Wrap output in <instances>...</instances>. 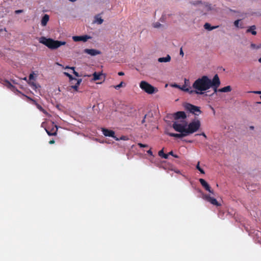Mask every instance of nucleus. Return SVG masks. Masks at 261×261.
Listing matches in <instances>:
<instances>
[{
	"label": "nucleus",
	"mask_w": 261,
	"mask_h": 261,
	"mask_svg": "<svg viewBox=\"0 0 261 261\" xmlns=\"http://www.w3.org/2000/svg\"><path fill=\"white\" fill-rule=\"evenodd\" d=\"M212 81V80L206 75H203L201 77L198 78L193 83L192 85L193 91H191V92L196 94H203V91L210 89Z\"/></svg>",
	"instance_id": "f257e3e1"
},
{
	"label": "nucleus",
	"mask_w": 261,
	"mask_h": 261,
	"mask_svg": "<svg viewBox=\"0 0 261 261\" xmlns=\"http://www.w3.org/2000/svg\"><path fill=\"white\" fill-rule=\"evenodd\" d=\"M39 42L42 43L51 49H55L66 44V42L58 40H54L51 38H46L45 37H41L38 39Z\"/></svg>",
	"instance_id": "f03ea898"
},
{
	"label": "nucleus",
	"mask_w": 261,
	"mask_h": 261,
	"mask_svg": "<svg viewBox=\"0 0 261 261\" xmlns=\"http://www.w3.org/2000/svg\"><path fill=\"white\" fill-rule=\"evenodd\" d=\"M200 126V122L197 120L196 121H192L188 124V126L186 128V130L185 133H187V135L193 134L196 132L199 128Z\"/></svg>",
	"instance_id": "7ed1b4c3"
},
{
	"label": "nucleus",
	"mask_w": 261,
	"mask_h": 261,
	"mask_svg": "<svg viewBox=\"0 0 261 261\" xmlns=\"http://www.w3.org/2000/svg\"><path fill=\"white\" fill-rule=\"evenodd\" d=\"M140 88L146 93L151 94L158 91V89L145 81H141Z\"/></svg>",
	"instance_id": "20e7f679"
},
{
	"label": "nucleus",
	"mask_w": 261,
	"mask_h": 261,
	"mask_svg": "<svg viewBox=\"0 0 261 261\" xmlns=\"http://www.w3.org/2000/svg\"><path fill=\"white\" fill-rule=\"evenodd\" d=\"M220 84L221 82L218 74H215L210 86V88H212L214 90V93L211 95H213L218 91V88L220 86Z\"/></svg>",
	"instance_id": "39448f33"
},
{
	"label": "nucleus",
	"mask_w": 261,
	"mask_h": 261,
	"mask_svg": "<svg viewBox=\"0 0 261 261\" xmlns=\"http://www.w3.org/2000/svg\"><path fill=\"white\" fill-rule=\"evenodd\" d=\"M188 126V122L184 121L182 123H179L178 122L175 121L172 124V127L175 130L179 133H183L186 130L187 127Z\"/></svg>",
	"instance_id": "423d86ee"
},
{
	"label": "nucleus",
	"mask_w": 261,
	"mask_h": 261,
	"mask_svg": "<svg viewBox=\"0 0 261 261\" xmlns=\"http://www.w3.org/2000/svg\"><path fill=\"white\" fill-rule=\"evenodd\" d=\"M184 107L186 110L196 116H198L201 113L199 107L189 103H185Z\"/></svg>",
	"instance_id": "0eeeda50"
},
{
	"label": "nucleus",
	"mask_w": 261,
	"mask_h": 261,
	"mask_svg": "<svg viewBox=\"0 0 261 261\" xmlns=\"http://www.w3.org/2000/svg\"><path fill=\"white\" fill-rule=\"evenodd\" d=\"M102 132L105 136L112 137L114 138L116 141H119L118 138L115 136V132L112 130H109L107 128H102Z\"/></svg>",
	"instance_id": "6e6552de"
},
{
	"label": "nucleus",
	"mask_w": 261,
	"mask_h": 261,
	"mask_svg": "<svg viewBox=\"0 0 261 261\" xmlns=\"http://www.w3.org/2000/svg\"><path fill=\"white\" fill-rule=\"evenodd\" d=\"M91 37L88 35L85 36H73L72 39L74 41H82L83 42H86L88 40V39H90Z\"/></svg>",
	"instance_id": "1a4fd4ad"
},
{
	"label": "nucleus",
	"mask_w": 261,
	"mask_h": 261,
	"mask_svg": "<svg viewBox=\"0 0 261 261\" xmlns=\"http://www.w3.org/2000/svg\"><path fill=\"white\" fill-rule=\"evenodd\" d=\"M84 53L89 54L92 56H95L101 54V51L95 49H85Z\"/></svg>",
	"instance_id": "9d476101"
},
{
	"label": "nucleus",
	"mask_w": 261,
	"mask_h": 261,
	"mask_svg": "<svg viewBox=\"0 0 261 261\" xmlns=\"http://www.w3.org/2000/svg\"><path fill=\"white\" fill-rule=\"evenodd\" d=\"M187 115L183 111H179L174 114V119L175 120H177L180 118L185 119Z\"/></svg>",
	"instance_id": "9b49d317"
},
{
	"label": "nucleus",
	"mask_w": 261,
	"mask_h": 261,
	"mask_svg": "<svg viewBox=\"0 0 261 261\" xmlns=\"http://www.w3.org/2000/svg\"><path fill=\"white\" fill-rule=\"evenodd\" d=\"M199 181L206 190L208 191L210 193H213V191L211 190V187H210L209 185L205 181L204 179L200 178L199 179Z\"/></svg>",
	"instance_id": "f8f14e48"
},
{
	"label": "nucleus",
	"mask_w": 261,
	"mask_h": 261,
	"mask_svg": "<svg viewBox=\"0 0 261 261\" xmlns=\"http://www.w3.org/2000/svg\"><path fill=\"white\" fill-rule=\"evenodd\" d=\"M167 134H168L169 136L171 137H174L175 138H181L185 137L187 136V133H180L179 134H174V133H167Z\"/></svg>",
	"instance_id": "ddd939ff"
},
{
	"label": "nucleus",
	"mask_w": 261,
	"mask_h": 261,
	"mask_svg": "<svg viewBox=\"0 0 261 261\" xmlns=\"http://www.w3.org/2000/svg\"><path fill=\"white\" fill-rule=\"evenodd\" d=\"M49 19V15L47 14H45L43 17L42 18L41 24L42 26L45 27L46 25L47 22L48 21Z\"/></svg>",
	"instance_id": "4468645a"
},
{
	"label": "nucleus",
	"mask_w": 261,
	"mask_h": 261,
	"mask_svg": "<svg viewBox=\"0 0 261 261\" xmlns=\"http://www.w3.org/2000/svg\"><path fill=\"white\" fill-rule=\"evenodd\" d=\"M205 199L212 204L217 206L219 205L218 202L215 198L211 197L210 196H206Z\"/></svg>",
	"instance_id": "2eb2a0df"
},
{
	"label": "nucleus",
	"mask_w": 261,
	"mask_h": 261,
	"mask_svg": "<svg viewBox=\"0 0 261 261\" xmlns=\"http://www.w3.org/2000/svg\"><path fill=\"white\" fill-rule=\"evenodd\" d=\"M171 60V57L168 55L166 57H162L158 59L159 62H168Z\"/></svg>",
	"instance_id": "dca6fc26"
},
{
	"label": "nucleus",
	"mask_w": 261,
	"mask_h": 261,
	"mask_svg": "<svg viewBox=\"0 0 261 261\" xmlns=\"http://www.w3.org/2000/svg\"><path fill=\"white\" fill-rule=\"evenodd\" d=\"M256 29V26L253 25L250 27L247 30V33H251V34L253 35H255L256 34V32L255 31Z\"/></svg>",
	"instance_id": "f3484780"
},
{
	"label": "nucleus",
	"mask_w": 261,
	"mask_h": 261,
	"mask_svg": "<svg viewBox=\"0 0 261 261\" xmlns=\"http://www.w3.org/2000/svg\"><path fill=\"white\" fill-rule=\"evenodd\" d=\"M180 89H181V90H182L184 91L187 92L191 94H193V93H191V91H193V90H192V87H189L187 88V86L184 85L181 87H180Z\"/></svg>",
	"instance_id": "a211bd4d"
},
{
	"label": "nucleus",
	"mask_w": 261,
	"mask_h": 261,
	"mask_svg": "<svg viewBox=\"0 0 261 261\" xmlns=\"http://www.w3.org/2000/svg\"><path fill=\"white\" fill-rule=\"evenodd\" d=\"M231 90V87L230 86H227L222 88L218 89V91L220 92H228Z\"/></svg>",
	"instance_id": "6ab92c4d"
},
{
	"label": "nucleus",
	"mask_w": 261,
	"mask_h": 261,
	"mask_svg": "<svg viewBox=\"0 0 261 261\" xmlns=\"http://www.w3.org/2000/svg\"><path fill=\"white\" fill-rule=\"evenodd\" d=\"M93 81H95L97 80H99L101 79V76H102V74L100 73H97L96 72H95L93 74Z\"/></svg>",
	"instance_id": "aec40b11"
},
{
	"label": "nucleus",
	"mask_w": 261,
	"mask_h": 261,
	"mask_svg": "<svg viewBox=\"0 0 261 261\" xmlns=\"http://www.w3.org/2000/svg\"><path fill=\"white\" fill-rule=\"evenodd\" d=\"M217 27H211V24L208 23H205L204 25V28L205 30H207L208 31H212Z\"/></svg>",
	"instance_id": "412c9836"
},
{
	"label": "nucleus",
	"mask_w": 261,
	"mask_h": 261,
	"mask_svg": "<svg viewBox=\"0 0 261 261\" xmlns=\"http://www.w3.org/2000/svg\"><path fill=\"white\" fill-rule=\"evenodd\" d=\"M103 22V19L101 17H98V16H96L95 17V20L94 21V23H97L98 24H101Z\"/></svg>",
	"instance_id": "4be33fe9"
},
{
	"label": "nucleus",
	"mask_w": 261,
	"mask_h": 261,
	"mask_svg": "<svg viewBox=\"0 0 261 261\" xmlns=\"http://www.w3.org/2000/svg\"><path fill=\"white\" fill-rule=\"evenodd\" d=\"M5 86L8 88L11 89L12 90L14 91L15 89V88L11 84V83L8 81H5Z\"/></svg>",
	"instance_id": "5701e85b"
},
{
	"label": "nucleus",
	"mask_w": 261,
	"mask_h": 261,
	"mask_svg": "<svg viewBox=\"0 0 261 261\" xmlns=\"http://www.w3.org/2000/svg\"><path fill=\"white\" fill-rule=\"evenodd\" d=\"M153 25L154 28H157V29H159V28H161L162 27H163V25L159 22H154L153 24Z\"/></svg>",
	"instance_id": "b1692460"
},
{
	"label": "nucleus",
	"mask_w": 261,
	"mask_h": 261,
	"mask_svg": "<svg viewBox=\"0 0 261 261\" xmlns=\"http://www.w3.org/2000/svg\"><path fill=\"white\" fill-rule=\"evenodd\" d=\"M64 74L69 77L70 81L76 80V78L73 77L71 74L67 72H64Z\"/></svg>",
	"instance_id": "393cba45"
},
{
	"label": "nucleus",
	"mask_w": 261,
	"mask_h": 261,
	"mask_svg": "<svg viewBox=\"0 0 261 261\" xmlns=\"http://www.w3.org/2000/svg\"><path fill=\"white\" fill-rule=\"evenodd\" d=\"M196 169L198 170L201 172V173L204 174V170L202 169H201L199 166V162L198 163L196 166Z\"/></svg>",
	"instance_id": "a878e982"
},
{
	"label": "nucleus",
	"mask_w": 261,
	"mask_h": 261,
	"mask_svg": "<svg viewBox=\"0 0 261 261\" xmlns=\"http://www.w3.org/2000/svg\"><path fill=\"white\" fill-rule=\"evenodd\" d=\"M124 84L125 85V83L123 82H121L119 84L116 85V86H114V87L116 89H119L120 88L122 87L123 86V85Z\"/></svg>",
	"instance_id": "bb28decb"
},
{
	"label": "nucleus",
	"mask_w": 261,
	"mask_h": 261,
	"mask_svg": "<svg viewBox=\"0 0 261 261\" xmlns=\"http://www.w3.org/2000/svg\"><path fill=\"white\" fill-rule=\"evenodd\" d=\"M185 86H186L187 87H190V81L188 79H185V84H184Z\"/></svg>",
	"instance_id": "cd10ccee"
},
{
	"label": "nucleus",
	"mask_w": 261,
	"mask_h": 261,
	"mask_svg": "<svg viewBox=\"0 0 261 261\" xmlns=\"http://www.w3.org/2000/svg\"><path fill=\"white\" fill-rule=\"evenodd\" d=\"M240 21V19H238V20H236V21H234V25L236 27H238L239 28V21Z\"/></svg>",
	"instance_id": "c85d7f7f"
},
{
	"label": "nucleus",
	"mask_w": 261,
	"mask_h": 261,
	"mask_svg": "<svg viewBox=\"0 0 261 261\" xmlns=\"http://www.w3.org/2000/svg\"><path fill=\"white\" fill-rule=\"evenodd\" d=\"M29 84L30 85L33 86L35 88H37V87L36 86V84L34 82H31L30 81V82H29Z\"/></svg>",
	"instance_id": "c756f323"
},
{
	"label": "nucleus",
	"mask_w": 261,
	"mask_h": 261,
	"mask_svg": "<svg viewBox=\"0 0 261 261\" xmlns=\"http://www.w3.org/2000/svg\"><path fill=\"white\" fill-rule=\"evenodd\" d=\"M78 86H79V85H77L76 84L75 85H73V86H71L70 87H71V88L73 89L75 91H77Z\"/></svg>",
	"instance_id": "7c9ffc66"
},
{
	"label": "nucleus",
	"mask_w": 261,
	"mask_h": 261,
	"mask_svg": "<svg viewBox=\"0 0 261 261\" xmlns=\"http://www.w3.org/2000/svg\"><path fill=\"white\" fill-rule=\"evenodd\" d=\"M119 140H128V138L126 136H122L120 138H118Z\"/></svg>",
	"instance_id": "2f4dec72"
},
{
	"label": "nucleus",
	"mask_w": 261,
	"mask_h": 261,
	"mask_svg": "<svg viewBox=\"0 0 261 261\" xmlns=\"http://www.w3.org/2000/svg\"><path fill=\"white\" fill-rule=\"evenodd\" d=\"M168 154L169 155H172L173 156H174V158H178V156L176 155V154H174L172 151L169 152Z\"/></svg>",
	"instance_id": "473e14b6"
},
{
	"label": "nucleus",
	"mask_w": 261,
	"mask_h": 261,
	"mask_svg": "<svg viewBox=\"0 0 261 261\" xmlns=\"http://www.w3.org/2000/svg\"><path fill=\"white\" fill-rule=\"evenodd\" d=\"M46 131L47 133V134L49 135V136H55L57 134V133L56 132H55L54 133H50L49 131H48L47 129H46Z\"/></svg>",
	"instance_id": "72a5a7b5"
},
{
	"label": "nucleus",
	"mask_w": 261,
	"mask_h": 261,
	"mask_svg": "<svg viewBox=\"0 0 261 261\" xmlns=\"http://www.w3.org/2000/svg\"><path fill=\"white\" fill-rule=\"evenodd\" d=\"M138 145L140 147H148V145L147 144H144L142 143H138Z\"/></svg>",
	"instance_id": "f704fd0d"
},
{
	"label": "nucleus",
	"mask_w": 261,
	"mask_h": 261,
	"mask_svg": "<svg viewBox=\"0 0 261 261\" xmlns=\"http://www.w3.org/2000/svg\"><path fill=\"white\" fill-rule=\"evenodd\" d=\"M23 12V10H16L15 11V13L16 14H18L22 13Z\"/></svg>",
	"instance_id": "c9c22d12"
},
{
	"label": "nucleus",
	"mask_w": 261,
	"mask_h": 261,
	"mask_svg": "<svg viewBox=\"0 0 261 261\" xmlns=\"http://www.w3.org/2000/svg\"><path fill=\"white\" fill-rule=\"evenodd\" d=\"M75 81H76V84L77 85L79 86L80 85V84L81 83V82L82 81V80L81 79H78V80L76 79V80H75Z\"/></svg>",
	"instance_id": "e433bc0d"
},
{
	"label": "nucleus",
	"mask_w": 261,
	"mask_h": 261,
	"mask_svg": "<svg viewBox=\"0 0 261 261\" xmlns=\"http://www.w3.org/2000/svg\"><path fill=\"white\" fill-rule=\"evenodd\" d=\"M163 154H164V151H163V149H162L161 150H160L159 152V156L162 157Z\"/></svg>",
	"instance_id": "4c0bfd02"
},
{
	"label": "nucleus",
	"mask_w": 261,
	"mask_h": 261,
	"mask_svg": "<svg viewBox=\"0 0 261 261\" xmlns=\"http://www.w3.org/2000/svg\"><path fill=\"white\" fill-rule=\"evenodd\" d=\"M34 79V73H31L29 75V80L31 81Z\"/></svg>",
	"instance_id": "58836bf2"
},
{
	"label": "nucleus",
	"mask_w": 261,
	"mask_h": 261,
	"mask_svg": "<svg viewBox=\"0 0 261 261\" xmlns=\"http://www.w3.org/2000/svg\"><path fill=\"white\" fill-rule=\"evenodd\" d=\"M73 73L76 76V77H79L81 75L79 74L78 72H77L76 71H75V70H74V71H73Z\"/></svg>",
	"instance_id": "ea45409f"
},
{
	"label": "nucleus",
	"mask_w": 261,
	"mask_h": 261,
	"mask_svg": "<svg viewBox=\"0 0 261 261\" xmlns=\"http://www.w3.org/2000/svg\"><path fill=\"white\" fill-rule=\"evenodd\" d=\"M168 155H169L168 154L164 153V154H163L162 158H163L164 159H167L168 158Z\"/></svg>",
	"instance_id": "a19ab883"
},
{
	"label": "nucleus",
	"mask_w": 261,
	"mask_h": 261,
	"mask_svg": "<svg viewBox=\"0 0 261 261\" xmlns=\"http://www.w3.org/2000/svg\"><path fill=\"white\" fill-rule=\"evenodd\" d=\"M251 92L257 94H261V91H254Z\"/></svg>",
	"instance_id": "79ce46f5"
},
{
	"label": "nucleus",
	"mask_w": 261,
	"mask_h": 261,
	"mask_svg": "<svg viewBox=\"0 0 261 261\" xmlns=\"http://www.w3.org/2000/svg\"><path fill=\"white\" fill-rule=\"evenodd\" d=\"M179 54H180V55H181L182 56H184V53L182 48H181L180 49Z\"/></svg>",
	"instance_id": "37998d69"
},
{
	"label": "nucleus",
	"mask_w": 261,
	"mask_h": 261,
	"mask_svg": "<svg viewBox=\"0 0 261 261\" xmlns=\"http://www.w3.org/2000/svg\"><path fill=\"white\" fill-rule=\"evenodd\" d=\"M172 86H173V87H175V88H178V89H180V86H179V85H177V84H174Z\"/></svg>",
	"instance_id": "c03bdc74"
},
{
	"label": "nucleus",
	"mask_w": 261,
	"mask_h": 261,
	"mask_svg": "<svg viewBox=\"0 0 261 261\" xmlns=\"http://www.w3.org/2000/svg\"><path fill=\"white\" fill-rule=\"evenodd\" d=\"M118 74L120 76H122V75H124V73L121 71V72H119Z\"/></svg>",
	"instance_id": "a18cd8bd"
},
{
	"label": "nucleus",
	"mask_w": 261,
	"mask_h": 261,
	"mask_svg": "<svg viewBox=\"0 0 261 261\" xmlns=\"http://www.w3.org/2000/svg\"><path fill=\"white\" fill-rule=\"evenodd\" d=\"M251 47L252 48H255L256 47V45L253 43L251 44Z\"/></svg>",
	"instance_id": "49530a36"
},
{
	"label": "nucleus",
	"mask_w": 261,
	"mask_h": 261,
	"mask_svg": "<svg viewBox=\"0 0 261 261\" xmlns=\"http://www.w3.org/2000/svg\"><path fill=\"white\" fill-rule=\"evenodd\" d=\"M55 143V140H51L49 141V143L50 144H54Z\"/></svg>",
	"instance_id": "de8ad7c7"
},
{
	"label": "nucleus",
	"mask_w": 261,
	"mask_h": 261,
	"mask_svg": "<svg viewBox=\"0 0 261 261\" xmlns=\"http://www.w3.org/2000/svg\"><path fill=\"white\" fill-rule=\"evenodd\" d=\"M147 153L150 155H152V152L150 150H148Z\"/></svg>",
	"instance_id": "09e8293b"
},
{
	"label": "nucleus",
	"mask_w": 261,
	"mask_h": 261,
	"mask_svg": "<svg viewBox=\"0 0 261 261\" xmlns=\"http://www.w3.org/2000/svg\"><path fill=\"white\" fill-rule=\"evenodd\" d=\"M199 135H202V136H203L204 137L206 138V136L205 134L204 133H201V134H200Z\"/></svg>",
	"instance_id": "8fccbe9b"
},
{
	"label": "nucleus",
	"mask_w": 261,
	"mask_h": 261,
	"mask_svg": "<svg viewBox=\"0 0 261 261\" xmlns=\"http://www.w3.org/2000/svg\"><path fill=\"white\" fill-rule=\"evenodd\" d=\"M70 69H72V70H73V71H74V70H74V69H75V67H70Z\"/></svg>",
	"instance_id": "3c124183"
},
{
	"label": "nucleus",
	"mask_w": 261,
	"mask_h": 261,
	"mask_svg": "<svg viewBox=\"0 0 261 261\" xmlns=\"http://www.w3.org/2000/svg\"><path fill=\"white\" fill-rule=\"evenodd\" d=\"M249 128H250V129H254V126H250L249 127Z\"/></svg>",
	"instance_id": "603ef678"
},
{
	"label": "nucleus",
	"mask_w": 261,
	"mask_h": 261,
	"mask_svg": "<svg viewBox=\"0 0 261 261\" xmlns=\"http://www.w3.org/2000/svg\"><path fill=\"white\" fill-rule=\"evenodd\" d=\"M145 119H143V120H142V122H141L142 123H145Z\"/></svg>",
	"instance_id": "864d4df0"
},
{
	"label": "nucleus",
	"mask_w": 261,
	"mask_h": 261,
	"mask_svg": "<svg viewBox=\"0 0 261 261\" xmlns=\"http://www.w3.org/2000/svg\"><path fill=\"white\" fill-rule=\"evenodd\" d=\"M70 2H75L76 0H69Z\"/></svg>",
	"instance_id": "5fc2aeb1"
},
{
	"label": "nucleus",
	"mask_w": 261,
	"mask_h": 261,
	"mask_svg": "<svg viewBox=\"0 0 261 261\" xmlns=\"http://www.w3.org/2000/svg\"><path fill=\"white\" fill-rule=\"evenodd\" d=\"M70 67L66 66V67H65V69H70Z\"/></svg>",
	"instance_id": "6e6d98bb"
},
{
	"label": "nucleus",
	"mask_w": 261,
	"mask_h": 261,
	"mask_svg": "<svg viewBox=\"0 0 261 261\" xmlns=\"http://www.w3.org/2000/svg\"><path fill=\"white\" fill-rule=\"evenodd\" d=\"M258 61L261 63V57L258 59Z\"/></svg>",
	"instance_id": "4d7b16f0"
},
{
	"label": "nucleus",
	"mask_w": 261,
	"mask_h": 261,
	"mask_svg": "<svg viewBox=\"0 0 261 261\" xmlns=\"http://www.w3.org/2000/svg\"><path fill=\"white\" fill-rule=\"evenodd\" d=\"M23 80H24L27 81V77H25L23 79Z\"/></svg>",
	"instance_id": "13d9d810"
},
{
	"label": "nucleus",
	"mask_w": 261,
	"mask_h": 261,
	"mask_svg": "<svg viewBox=\"0 0 261 261\" xmlns=\"http://www.w3.org/2000/svg\"><path fill=\"white\" fill-rule=\"evenodd\" d=\"M146 116H147V115H145L144 116V118H143V119H145V118H146Z\"/></svg>",
	"instance_id": "bf43d9fd"
},
{
	"label": "nucleus",
	"mask_w": 261,
	"mask_h": 261,
	"mask_svg": "<svg viewBox=\"0 0 261 261\" xmlns=\"http://www.w3.org/2000/svg\"><path fill=\"white\" fill-rule=\"evenodd\" d=\"M161 20L162 21H163V18H161Z\"/></svg>",
	"instance_id": "052dcab7"
}]
</instances>
